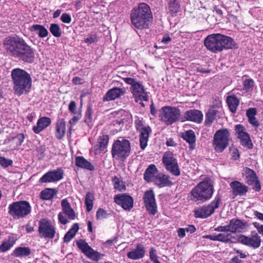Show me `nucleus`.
<instances>
[{
    "label": "nucleus",
    "instance_id": "nucleus-1",
    "mask_svg": "<svg viewBox=\"0 0 263 263\" xmlns=\"http://www.w3.org/2000/svg\"><path fill=\"white\" fill-rule=\"evenodd\" d=\"M130 20L132 25L136 29H148L153 21L150 6L145 3H139L130 10Z\"/></svg>",
    "mask_w": 263,
    "mask_h": 263
},
{
    "label": "nucleus",
    "instance_id": "nucleus-2",
    "mask_svg": "<svg viewBox=\"0 0 263 263\" xmlns=\"http://www.w3.org/2000/svg\"><path fill=\"white\" fill-rule=\"evenodd\" d=\"M206 48L214 53L220 52L224 49H235L237 44L231 37L221 33H213L208 35L204 41Z\"/></svg>",
    "mask_w": 263,
    "mask_h": 263
},
{
    "label": "nucleus",
    "instance_id": "nucleus-3",
    "mask_svg": "<svg viewBox=\"0 0 263 263\" xmlns=\"http://www.w3.org/2000/svg\"><path fill=\"white\" fill-rule=\"evenodd\" d=\"M213 192L212 180L210 178L206 177L191 190L188 198L193 202L201 203L211 198Z\"/></svg>",
    "mask_w": 263,
    "mask_h": 263
},
{
    "label": "nucleus",
    "instance_id": "nucleus-4",
    "mask_svg": "<svg viewBox=\"0 0 263 263\" xmlns=\"http://www.w3.org/2000/svg\"><path fill=\"white\" fill-rule=\"evenodd\" d=\"M130 152L131 144L127 139H117L115 140L112 144L111 156L117 160L124 161L129 156Z\"/></svg>",
    "mask_w": 263,
    "mask_h": 263
},
{
    "label": "nucleus",
    "instance_id": "nucleus-5",
    "mask_svg": "<svg viewBox=\"0 0 263 263\" xmlns=\"http://www.w3.org/2000/svg\"><path fill=\"white\" fill-rule=\"evenodd\" d=\"M231 134L227 128L220 129L214 135L213 146L217 153H222L229 145Z\"/></svg>",
    "mask_w": 263,
    "mask_h": 263
},
{
    "label": "nucleus",
    "instance_id": "nucleus-6",
    "mask_svg": "<svg viewBox=\"0 0 263 263\" xmlns=\"http://www.w3.org/2000/svg\"><path fill=\"white\" fill-rule=\"evenodd\" d=\"M122 79L125 83L131 85L130 90L136 102L148 101L147 92L144 90V86L141 83L133 78H123Z\"/></svg>",
    "mask_w": 263,
    "mask_h": 263
},
{
    "label": "nucleus",
    "instance_id": "nucleus-7",
    "mask_svg": "<svg viewBox=\"0 0 263 263\" xmlns=\"http://www.w3.org/2000/svg\"><path fill=\"white\" fill-rule=\"evenodd\" d=\"M32 78L25 70L17 68V96L27 95L30 92Z\"/></svg>",
    "mask_w": 263,
    "mask_h": 263
},
{
    "label": "nucleus",
    "instance_id": "nucleus-8",
    "mask_svg": "<svg viewBox=\"0 0 263 263\" xmlns=\"http://www.w3.org/2000/svg\"><path fill=\"white\" fill-rule=\"evenodd\" d=\"M17 58L27 63L34 61V50L21 38L17 37Z\"/></svg>",
    "mask_w": 263,
    "mask_h": 263
},
{
    "label": "nucleus",
    "instance_id": "nucleus-9",
    "mask_svg": "<svg viewBox=\"0 0 263 263\" xmlns=\"http://www.w3.org/2000/svg\"><path fill=\"white\" fill-rule=\"evenodd\" d=\"M135 126L137 132H140L139 142L141 149L144 150L147 145V142L152 133L151 128L148 126H144L143 118H137L134 121Z\"/></svg>",
    "mask_w": 263,
    "mask_h": 263
},
{
    "label": "nucleus",
    "instance_id": "nucleus-10",
    "mask_svg": "<svg viewBox=\"0 0 263 263\" xmlns=\"http://www.w3.org/2000/svg\"><path fill=\"white\" fill-rule=\"evenodd\" d=\"M162 163L165 169L175 176L180 175V171L177 160L174 157L172 152H166L162 156Z\"/></svg>",
    "mask_w": 263,
    "mask_h": 263
},
{
    "label": "nucleus",
    "instance_id": "nucleus-11",
    "mask_svg": "<svg viewBox=\"0 0 263 263\" xmlns=\"http://www.w3.org/2000/svg\"><path fill=\"white\" fill-rule=\"evenodd\" d=\"M161 120L167 125L179 120L180 110L176 107L164 106L161 108Z\"/></svg>",
    "mask_w": 263,
    "mask_h": 263
},
{
    "label": "nucleus",
    "instance_id": "nucleus-12",
    "mask_svg": "<svg viewBox=\"0 0 263 263\" xmlns=\"http://www.w3.org/2000/svg\"><path fill=\"white\" fill-rule=\"evenodd\" d=\"M76 245L83 254L93 261L97 262L101 259L102 256H104V254H101L93 249L86 242L85 239H80L77 240Z\"/></svg>",
    "mask_w": 263,
    "mask_h": 263
},
{
    "label": "nucleus",
    "instance_id": "nucleus-13",
    "mask_svg": "<svg viewBox=\"0 0 263 263\" xmlns=\"http://www.w3.org/2000/svg\"><path fill=\"white\" fill-rule=\"evenodd\" d=\"M38 231L41 238L49 239H53L56 233L54 226L46 219H42L39 221Z\"/></svg>",
    "mask_w": 263,
    "mask_h": 263
},
{
    "label": "nucleus",
    "instance_id": "nucleus-14",
    "mask_svg": "<svg viewBox=\"0 0 263 263\" xmlns=\"http://www.w3.org/2000/svg\"><path fill=\"white\" fill-rule=\"evenodd\" d=\"M64 170L62 167H58L46 173L39 179L40 183L56 182L63 178Z\"/></svg>",
    "mask_w": 263,
    "mask_h": 263
},
{
    "label": "nucleus",
    "instance_id": "nucleus-15",
    "mask_svg": "<svg viewBox=\"0 0 263 263\" xmlns=\"http://www.w3.org/2000/svg\"><path fill=\"white\" fill-rule=\"evenodd\" d=\"M142 199L144 206L148 213L156 214L157 212V205L154 191L152 190L145 191Z\"/></svg>",
    "mask_w": 263,
    "mask_h": 263
},
{
    "label": "nucleus",
    "instance_id": "nucleus-16",
    "mask_svg": "<svg viewBox=\"0 0 263 263\" xmlns=\"http://www.w3.org/2000/svg\"><path fill=\"white\" fill-rule=\"evenodd\" d=\"M235 130L237 138L240 140V144L249 149H252L253 145L245 126L240 124H237L235 126Z\"/></svg>",
    "mask_w": 263,
    "mask_h": 263
},
{
    "label": "nucleus",
    "instance_id": "nucleus-17",
    "mask_svg": "<svg viewBox=\"0 0 263 263\" xmlns=\"http://www.w3.org/2000/svg\"><path fill=\"white\" fill-rule=\"evenodd\" d=\"M238 241L239 242L254 249L258 248L261 242L260 236L256 233L254 234H252L251 237L240 235L238 238Z\"/></svg>",
    "mask_w": 263,
    "mask_h": 263
},
{
    "label": "nucleus",
    "instance_id": "nucleus-18",
    "mask_svg": "<svg viewBox=\"0 0 263 263\" xmlns=\"http://www.w3.org/2000/svg\"><path fill=\"white\" fill-rule=\"evenodd\" d=\"M114 201L126 211H130L133 208L134 199L129 195L123 193L116 195Z\"/></svg>",
    "mask_w": 263,
    "mask_h": 263
},
{
    "label": "nucleus",
    "instance_id": "nucleus-19",
    "mask_svg": "<svg viewBox=\"0 0 263 263\" xmlns=\"http://www.w3.org/2000/svg\"><path fill=\"white\" fill-rule=\"evenodd\" d=\"M230 186L234 198L238 196H245L249 191V187L247 185L237 180L231 182Z\"/></svg>",
    "mask_w": 263,
    "mask_h": 263
},
{
    "label": "nucleus",
    "instance_id": "nucleus-20",
    "mask_svg": "<svg viewBox=\"0 0 263 263\" xmlns=\"http://www.w3.org/2000/svg\"><path fill=\"white\" fill-rule=\"evenodd\" d=\"M221 107V102L220 101L217 103L216 105H213L208 110L205 114V124L210 125L216 118H220L221 117L220 112L218 108Z\"/></svg>",
    "mask_w": 263,
    "mask_h": 263
},
{
    "label": "nucleus",
    "instance_id": "nucleus-21",
    "mask_svg": "<svg viewBox=\"0 0 263 263\" xmlns=\"http://www.w3.org/2000/svg\"><path fill=\"white\" fill-rule=\"evenodd\" d=\"M221 201L220 197H216L215 199L210 204L202 206L198 210H195V214H213L215 209L219 207Z\"/></svg>",
    "mask_w": 263,
    "mask_h": 263
},
{
    "label": "nucleus",
    "instance_id": "nucleus-22",
    "mask_svg": "<svg viewBox=\"0 0 263 263\" xmlns=\"http://www.w3.org/2000/svg\"><path fill=\"white\" fill-rule=\"evenodd\" d=\"M125 92L124 88L114 87L109 89L103 98V101L114 100L123 96Z\"/></svg>",
    "mask_w": 263,
    "mask_h": 263
},
{
    "label": "nucleus",
    "instance_id": "nucleus-23",
    "mask_svg": "<svg viewBox=\"0 0 263 263\" xmlns=\"http://www.w3.org/2000/svg\"><path fill=\"white\" fill-rule=\"evenodd\" d=\"M145 254V250L144 246L140 243H137L135 249H133L128 252L127 256L128 258L137 260L142 258Z\"/></svg>",
    "mask_w": 263,
    "mask_h": 263
},
{
    "label": "nucleus",
    "instance_id": "nucleus-24",
    "mask_svg": "<svg viewBox=\"0 0 263 263\" xmlns=\"http://www.w3.org/2000/svg\"><path fill=\"white\" fill-rule=\"evenodd\" d=\"M109 141V136L106 134L100 136L97 140V143L94 146L96 155L100 154L107 147Z\"/></svg>",
    "mask_w": 263,
    "mask_h": 263
},
{
    "label": "nucleus",
    "instance_id": "nucleus-25",
    "mask_svg": "<svg viewBox=\"0 0 263 263\" xmlns=\"http://www.w3.org/2000/svg\"><path fill=\"white\" fill-rule=\"evenodd\" d=\"M185 120L190 121L196 123L201 122L203 119V115L200 110L197 109H191L186 111L184 114Z\"/></svg>",
    "mask_w": 263,
    "mask_h": 263
},
{
    "label": "nucleus",
    "instance_id": "nucleus-26",
    "mask_svg": "<svg viewBox=\"0 0 263 263\" xmlns=\"http://www.w3.org/2000/svg\"><path fill=\"white\" fill-rule=\"evenodd\" d=\"M55 137L58 140H62L66 134V122L64 118L58 119L55 123Z\"/></svg>",
    "mask_w": 263,
    "mask_h": 263
},
{
    "label": "nucleus",
    "instance_id": "nucleus-27",
    "mask_svg": "<svg viewBox=\"0 0 263 263\" xmlns=\"http://www.w3.org/2000/svg\"><path fill=\"white\" fill-rule=\"evenodd\" d=\"M181 138L189 145V149L193 151L196 148V136L194 132L192 130H187L182 133Z\"/></svg>",
    "mask_w": 263,
    "mask_h": 263
},
{
    "label": "nucleus",
    "instance_id": "nucleus-28",
    "mask_svg": "<svg viewBox=\"0 0 263 263\" xmlns=\"http://www.w3.org/2000/svg\"><path fill=\"white\" fill-rule=\"evenodd\" d=\"M155 184L159 188L171 187L173 185L170 176L164 174H160L155 177Z\"/></svg>",
    "mask_w": 263,
    "mask_h": 263
},
{
    "label": "nucleus",
    "instance_id": "nucleus-29",
    "mask_svg": "<svg viewBox=\"0 0 263 263\" xmlns=\"http://www.w3.org/2000/svg\"><path fill=\"white\" fill-rule=\"evenodd\" d=\"M51 119L47 117H42L37 120L36 125L33 127V131L35 134H39L50 125Z\"/></svg>",
    "mask_w": 263,
    "mask_h": 263
},
{
    "label": "nucleus",
    "instance_id": "nucleus-30",
    "mask_svg": "<svg viewBox=\"0 0 263 263\" xmlns=\"http://www.w3.org/2000/svg\"><path fill=\"white\" fill-rule=\"evenodd\" d=\"M166 10L171 16L174 17L181 10L180 1L179 0H169Z\"/></svg>",
    "mask_w": 263,
    "mask_h": 263
},
{
    "label": "nucleus",
    "instance_id": "nucleus-31",
    "mask_svg": "<svg viewBox=\"0 0 263 263\" xmlns=\"http://www.w3.org/2000/svg\"><path fill=\"white\" fill-rule=\"evenodd\" d=\"M4 46L7 52L15 55L16 54V40L15 37H7L4 42Z\"/></svg>",
    "mask_w": 263,
    "mask_h": 263
},
{
    "label": "nucleus",
    "instance_id": "nucleus-32",
    "mask_svg": "<svg viewBox=\"0 0 263 263\" xmlns=\"http://www.w3.org/2000/svg\"><path fill=\"white\" fill-rule=\"evenodd\" d=\"M75 165L80 168L89 170L93 171L94 166L83 156H76L75 157Z\"/></svg>",
    "mask_w": 263,
    "mask_h": 263
},
{
    "label": "nucleus",
    "instance_id": "nucleus-33",
    "mask_svg": "<svg viewBox=\"0 0 263 263\" xmlns=\"http://www.w3.org/2000/svg\"><path fill=\"white\" fill-rule=\"evenodd\" d=\"M242 174L248 184H252V181L258 177L255 172L248 167L243 168Z\"/></svg>",
    "mask_w": 263,
    "mask_h": 263
},
{
    "label": "nucleus",
    "instance_id": "nucleus-34",
    "mask_svg": "<svg viewBox=\"0 0 263 263\" xmlns=\"http://www.w3.org/2000/svg\"><path fill=\"white\" fill-rule=\"evenodd\" d=\"M226 101L230 110L232 113H235L239 104V100L236 96L231 95L227 97Z\"/></svg>",
    "mask_w": 263,
    "mask_h": 263
},
{
    "label": "nucleus",
    "instance_id": "nucleus-35",
    "mask_svg": "<svg viewBox=\"0 0 263 263\" xmlns=\"http://www.w3.org/2000/svg\"><path fill=\"white\" fill-rule=\"evenodd\" d=\"M245 227L243 223L239 220L236 219L235 220H232L230 221L229 225L227 226V230H228L230 233L236 232H241V230Z\"/></svg>",
    "mask_w": 263,
    "mask_h": 263
},
{
    "label": "nucleus",
    "instance_id": "nucleus-36",
    "mask_svg": "<svg viewBox=\"0 0 263 263\" xmlns=\"http://www.w3.org/2000/svg\"><path fill=\"white\" fill-rule=\"evenodd\" d=\"M29 30L32 32L38 31V35L41 38L47 36L49 34L47 29L42 25H33L29 28Z\"/></svg>",
    "mask_w": 263,
    "mask_h": 263
},
{
    "label": "nucleus",
    "instance_id": "nucleus-37",
    "mask_svg": "<svg viewBox=\"0 0 263 263\" xmlns=\"http://www.w3.org/2000/svg\"><path fill=\"white\" fill-rule=\"evenodd\" d=\"M29 30L32 32L38 31V35L41 38L47 36L49 34L47 29L42 25H33L29 28Z\"/></svg>",
    "mask_w": 263,
    "mask_h": 263
},
{
    "label": "nucleus",
    "instance_id": "nucleus-38",
    "mask_svg": "<svg viewBox=\"0 0 263 263\" xmlns=\"http://www.w3.org/2000/svg\"><path fill=\"white\" fill-rule=\"evenodd\" d=\"M158 172V169L154 164H150L144 173V179L147 182H149Z\"/></svg>",
    "mask_w": 263,
    "mask_h": 263
},
{
    "label": "nucleus",
    "instance_id": "nucleus-39",
    "mask_svg": "<svg viewBox=\"0 0 263 263\" xmlns=\"http://www.w3.org/2000/svg\"><path fill=\"white\" fill-rule=\"evenodd\" d=\"M31 207L26 201H17V214H29Z\"/></svg>",
    "mask_w": 263,
    "mask_h": 263
},
{
    "label": "nucleus",
    "instance_id": "nucleus-40",
    "mask_svg": "<svg viewBox=\"0 0 263 263\" xmlns=\"http://www.w3.org/2000/svg\"><path fill=\"white\" fill-rule=\"evenodd\" d=\"M111 181L114 186V188L119 191H125L126 186L124 182L117 176H115L112 178Z\"/></svg>",
    "mask_w": 263,
    "mask_h": 263
},
{
    "label": "nucleus",
    "instance_id": "nucleus-41",
    "mask_svg": "<svg viewBox=\"0 0 263 263\" xmlns=\"http://www.w3.org/2000/svg\"><path fill=\"white\" fill-rule=\"evenodd\" d=\"M57 191L55 189L46 188L40 193L41 198L44 200H51L57 194Z\"/></svg>",
    "mask_w": 263,
    "mask_h": 263
},
{
    "label": "nucleus",
    "instance_id": "nucleus-42",
    "mask_svg": "<svg viewBox=\"0 0 263 263\" xmlns=\"http://www.w3.org/2000/svg\"><path fill=\"white\" fill-rule=\"evenodd\" d=\"M15 239L13 237H9L7 241H4L0 246V252H4L9 250L14 244Z\"/></svg>",
    "mask_w": 263,
    "mask_h": 263
},
{
    "label": "nucleus",
    "instance_id": "nucleus-43",
    "mask_svg": "<svg viewBox=\"0 0 263 263\" xmlns=\"http://www.w3.org/2000/svg\"><path fill=\"white\" fill-rule=\"evenodd\" d=\"M94 199L93 194L88 192L85 198V204L87 212H89L93 208V201Z\"/></svg>",
    "mask_w": 263,
    "mask_h": 263
},
{
    "label": "nucleus",
    "instance_id": "nucleus-44",
    "mask_svg": "<svg viewBox=\"0 0 263 263\" xmlns=\"http://www.w3.org/2000/svg\"><path fill=\"white\" fill-rule=\"evenodd\" d=\"M232 234L228 230H227L223 233H220L219 234L216 235L217 236V241L224 242H229L230 241H232L231 240L232 238Z\"/></svg>",
    "mask_w": 263,
    "mask_h": 263
},
{
    "label": "nucleus",
    "instance_id": "nucleus-45",
    "mask_svg": "<svg viewBox=\"0 0 263 263\" xmlns=\"http://www.w3.org/2000/svg\"><path fill=\"white\" fill-rule=\"evenodd\" d=\"M61 206L64 214H75L67 199L65 198L62 200Z\"/></svg>",
    "mask_w": 263,
    "mask_h": 263
},
{
    "label": "nucleus",
    "instance_id": "nucleus-46",
    "mask_svg": "<svg viewBox=\"0 0 263 263\" xmlns=\"http://www.w3.org/2000/svg\"><path fill=\"white\" fill-rule=\"evenodd\" d=\"M49 31L54 37H60L62 35L61 29L59 25L58 24H51L49 27Z\"/></svg>",
    "mask_w": 263,
    "mask_h": 263
},
{
    "label": "nucleus",
    "instance_id": "nucleus-47",
    "mask_svg": "<svg viewBox=\"0 0 263 263\" xmlns=\"http://www.w3.org/2000/svg\"><path fill=\"white\" fill-rule=\"evenodd\" d=\"M31 254L29 247H17V256H27Z\"/></svg>",
    "mask_w": 263,
    "mask_h": 263
},
{
    "label": "nucleus",
    "instance_id": "nucleus-48",
    "mask_svg": "<svg viewBox=\"0 0 263 263\" xmlns=\"http://www.w3.org/2000/svg\"><path fill=\"white\" fill-rule=\"evenodd\" d=\"M248 185L251 186L252 189L255 192H259L261 190V185L258 177L256 179L254 180L253 181H252V184Z\"/></svg>",
    "mask_w": 263,
    "mask_h": 263
},
{
    "label": "nucleus",
    "instance_id": "nucleus-49",
    "mask_svg": "<svg viewBox=\"0 0 263 263\" xmlns=\"http://www.w3.org/2000/svg\"><path fill=\"white\" fill-rule=\"evenodd\" d=\"M92 108L91 104H89L87 106V109L85 114V121L88 120L91 121L92 118Z\"/></svg>",
    "mask_w": 263,
    "mask_h": 263
},
{
    "label": "nucleus",
    "instance_id": "nucleus-50",
    "mask_svg": "<svg viewBox=\"0 0 263 263\" xmlns=\"http://www.w3.org/2000/svg\"><path fill=\"white\" fill-rule=\"evenodd\" d=\"M243 89L249 91L253 88L254 82L253 79H246L243 82Z\"/></svg>",
    "mask_w": 263,
    "mask_h": 263
},
{
    "label": "nucleus",
    "instance_id": "nucleus-51",
    "mask_svg": "<svg viewBox=\"0 0 263 263\" xmlns=\"http://www.w3.org/2000/svg\"><path fill=\"white\" fill-rule=\"evenodd\" d=\"M98 37L96 33L91 34L88 37L84 39L85 43L88 44H91L98 42Z\"/></svg>",
    "mask_w": 263,
    "mask_h": 263
},
{
    "label": "nucleus",
    "instance_id": "nucleus-52",
    "mask_svg": "<svg viewBox=\"0 0 263 263\" xmlns=\"http://www.w3.org/2000/svg\"><path fill=\"white\" fill-rule=\"evenodd\" d=\"M12 160L7 159L4 157H0V164L4 168H6L12 164Z\"/></svg>",
    "mask_w": 263,
    "mask_h": 263
},
{
    "label": "nucleus",
    "instance_id": "nucleus-53",
    "mask_svg": "<svg viewBox=\"0 0 263 263\" xmlns=\"http://www.w3.org/2000/svg\"><path fill=\"white\" fill-rule=\"evenodd\" d=\"M231 157L233 160H236L240 158L239 151L236 147H231L229 148Z\"/></svg>",
    "mask_w": 263,
    "mask_h": 263
},
{
    "label": "nucleus",
    "instance_id": "nucleus-54",
    "mask_svg": "<svg viewBox=\"0 0 263 263\" xmlns=\"http://www.w3.org/2000/svg\"><path fill=\"white\" fill-rule=\"evenodd\" d=\"M46 146L45 145H40L37 147L36 151L39 155V159H43L45 157V152L46 151Z\"/></svg>",
    "mask_w": 263,
    "mask_h": 263
},
{
    "label": "nucleus",
    "instance_id": "nucleus-55",
    "mask_svg": "<svg viewBox=\"0 0 263 263\" xmlns=\"http://www.w3.org/2000/svg\"><path fill=\"white\" fill-rule=\"evenodd\" d=\"M81 117L79 116H74L69 121L70 126L69 127V133H71V130L72 128V126L76 124L77 122L80 120Z\"/></svg>",
    "mask_w": 263,
    "mask_h": 263
},
{
    "label": "nucleus",
    "instance_id": "nucleus-56",
    "mask_svg": "<svg viewBox=\"0 0 263 263\" xmlns=\"http://www.w3.org/2000/svg\"><path fill=\"white\" fill-rule=\"evenodd\" d=\"M256 114L257 109L256 108H249L247 110L246 116L248 117V118L255 117Z\"/></svg>",
    "mask_w": 263,
    "mask_h": 263
},
{
    "label": "nucleus",
    "instance_id": "nucleus-57",
    "mask_svg": "<svg viewBox=\"0 0 263 263\" xmlns=\"http://www.w3.org/2000/svg\"><path fill=\"white\" fill-rule=\"evenodd\" d=\"M61 20L64 23L69 24L71 22V17L68 13H64L62 14Z\"/></svg>",
    "mask_w": 263,
    "mask_h": 263
},
{
    "label": "nucleus",
    "instance_id": "nucleus-58",
    "mask_svg": "<svg viewBox=\"0 0 263 263\" xmlns=\"http://www.w3.org/2000/svg\"><path fill=\"white\" fill-rule=\"evenodd\" d=\"M248 122L255 128H258L259 126V122L256 119L255 117L248 118Z\"/></svg>",
    "mask_w": 263,
    "mask_h": 263
},
{
    "label": "nucleus",
    "instance_id": "nucleus-59",
    "mask_svg": "<svg viewBox=\"0 0 263 263\" xmlns=\"http://www.w3.org/2000/svg\"><path fill=\"white\" fill-rule=\"evenodd\" d=\"M68 110L71 113L73 114H77L76 104L74 101H71L70 102L68 105Z\"/></svg>",
    "mask_w": 263,
    "mask_h": 263
},
{
    "label": "nucleus",
    "instance_id": "nucleus-60",
    "mask_svg": "<svg viewBox=\"0 0 263 263\" xmlns=\"http://www.w3.org/2000/svg\"><path fill=\"white\" fill-rule=\"evenodd\" d=\"M79 227L78 223H74L72 228L68 231L70 234H72L74 236L78 231Z\"/></svg>",
    "mask_w": 263,
    "mask_h": 263
},
{
    "label": "nucleus",
    "instance_id": "nucleus-61",
    "mask_svg": "<svg viewBox=\"0 0 263 263\" xmlns=\"http://www.w3.org/2000/svg\"><path fill=\"white\" fill-rule=\"evenodd\" d=\"M12 78L13 81L14 86L13 89L15 91H16V68L14 69L11 73Z\"/></svg>",
    "mask_w": 263,
    "mask_h": 263
},
{
    "label": "nucleus",
    "instance_id": "nucleus-62",
    "mask_svg": "<svg viewBox=\"0 0 263 263\" xmlns=\"http://www.w3.org/2000/svg\"><path fill=\"white\" fill-rule=\"evenodd\" d=\"M253 226L257 229V232L263 236V225L255 222L253 223Z\"/></svg>",
    "mask_w": 263,
    "mask_h": 263
},
{
    "label": "nucleus",
    "instance_id": "nucleus-63",
    "mask_svg": "<svg viewBox=\"0 0 263 263\" xmlns=\"http://www.w3.org/2000/svg\"><path fill=\"white\" fill-rule=\"evenodd\" d=\"M9 214H16V202H14L9 205Z\"/></svg>",
    "mask_w": 263,
    "mask_h": 263
},
{
    "label": "nucleus",
    "instance_id": "nucleus-64",
    "mask_svg": "<svg viewBox=\"0 0 263 263\" xmlns=\"http://www.w3.org/2000/svg\"><path fill=\"white\" fill-rule=\"evenodd\" d=\"M230 263H245L244 261L239 258L238 256L233 257L231 260Z\"/></svg>",
    "mask_w": 263,
    "mask_h": 263
}]
</instances>
